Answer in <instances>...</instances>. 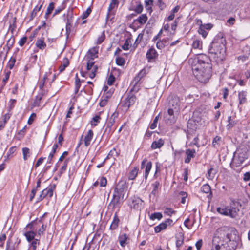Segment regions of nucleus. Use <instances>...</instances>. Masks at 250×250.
Listing matches in <instances>:
<instances>
[{"mask_svg": "<svg viewBox=\"0 0 250 250\" xmlns=\"http://www.w3.org/2000/svg\"><path fill=\"white\" fill-rule=\"evenodd\" d=\"M164 140L162 138H160L158 140H155L152 142L151 145V147L152 149L160 148L164 145Z\"/></svg>", "mask_w": 250, "mask_h": 250, "instance_id": "obj_25", "label": "nucleus"}, {"mask_svg": "<svg viewBox=\"0 0 250 250\" xmlns=\"http://www.w3.org/2000/svg\"><path fill=\"white\" fill-rule=\"evenodd\" d=\"M176 246L177 248H180L184 242V234L182 233H179L176 236Z\"/></svg>", "mask_w": 250, "mask_h": 250, "instance_id": "obj_31", "label": "nucleus"}, {"mask_svg": "<svg viewBox=\"0 0 250 250\" xmlns=\"http://www.w3.org/2000/svg\"><path fill=\"white\" fill-rule=\"evenodd\" d=\"M42 6V4H41L40 6L37 5L34 7V9L33 10L31 14V19H33L34 18L36 17L37 12L41 10Z\"/></svg>", "mask_w": 250, "mask_h": 250, "instance_id": "obj_47", "label": "nucleus"}, {"mask_svg": "<svg viewBox=\"0 0 250 250\" xmlns=\"http://www.w3.org/2000/svg\"><path fill=\"white\" fill-rule=\"evenodd\" d=\"M220 235L223 238L220 250H234L239 240L237 230L233 227H223L220 229Z\"/></svg>", "mask_w": 250, "mask_h": 250, "instance_id": "obj_2", "label": "nucleus"}, {"mask_svg": "<svg viewBox=\"0 0 250 250\" xmlns=\"http://www.w3.org/2000/svg\"><path fill=\"white\" fill-rule=\"evenodd\" d=\"M143 10V5L140 2L139 4H138L134 10L137 14H140Z\"/></svg>", "mask_w": 250, "mask_h": 250, "instance_id": "obj_59", "label": "nucleus"}, {"mask_svg": "<svg viewBox=\"0 0 250 250\" xmlns=\"http://www.w3.org/2000/svg\"><path fill=\"white\" fill-rule=\"evenodd\" d=\"M210 62H212L214 65H218L219 63L218 53H219V35H216L211 42L210 43L208 50Z\"/></svg>", "mask_w": 250, "mask_h": 250, "instance_id": "obj_5", "label": "nucleus"}, {"mask_svg": "<svg viewBox=\"0 0 250 250\" xmlns=\"http://www.w3.org/2000/svg\"><path fill=\"white\" fill-rule=\"evenodd\" d=\"M158 119L159 115H157L154 119L153 123L150 125V128L151 129H154L157 127Z\"/></svg>", "mask_w": 250, "mask_h": 250, "instance_id": "obj_61", "label": "nucleus"}, {"mask_svg": "<svg viewBox=\"0 0 250 250\" xmlns=\"http://www.w3.org/2000/svg\"><path fill=\"white\" fill-rule=\"evenodd\" d=\"M36 45L41 50H43L46 47V45L43 40H38L36 42Z\"/></svg>", "mask_w": 250, "mask_h": 250, "instance_id": "obj_36", "label": "nucleus"}, {"mask_svg": "<svg viewBox=\"0 0 250 250\" xmlns=\"http://www.w3.org/2000/svg\"><path fill=\"white\" fill-rule=\"evenodd\" d=\"M127 186L126 183L124 181H119L114 189L112 199L109 204V206L112 207L113 209L120 207V200L123 199L126 192Z\"/></svg>", "mask_w": 250, "mask_h": 250, "instance_id": "obj_4", "label": "nucleus"}, {"mask_svg": "<svg viewBox=\"0 0 250 250\" xmlns=\"http://www.w3.org/2000/svg\"><path fill=\"white\" fill-rule=\"evenodd\" d=\"M147 16L146 14H143L140 15L136 19L134 20L133 23H138L140 25H143L146 23L147 20Z\"/></svg>", "mask_w": 250, "mask_h": 250, "instance_id": "obj_23", "label": "nucleus"}, {"mask_svg": "<svg viewBox=\"0 0 250 250\" xmlns=\"http://www.w3.org/2000/svg\"><path fill=\"white\" fill-rule=\"evenodd\" d=\"M118 2L117 0H112L108 8V12L106 15V20L109 19H112L114 18L115 12L112 10L113 9L118 6Z\"/></svg>", "mask_w": 250, "mask_h": 250, "instance_id": "obj_13", "label": "nucleus"}, {"mask_svg": "<svg viewBox=\"0 0 250 250\" xmlns=\"http://www.w3.org/2000/svg\"><path fill=\"white\" fill-rule=\"evenodd\" d=\"M66 6V3L63 1L62 5L60 7H57L55 9L54 13V16L60 13L62 11L63 9H64L65 8Z\"/></svg>", "mask_w": 250, "mask_h": 250, "instance_id": "obj_42", "label": "nucleus"}, {"mask_svg": "<svg viewBox=\"0 0 250 250\" xmlns=\"http://www.w3.org/2000/svg\"><path fill=\"white\" fill-rule=\"evenodd\" d=\"M105 38V36L104 32L103 31L102 32L101 35L98 38V39L97 40L96 43L97 44H101L104 40Z\"/></svg>", "mask_w": 250, "mask_h": 250, "instance_id": "obj_58", "label": "nucleus"}, {"mask_svg": "<svg viewBox=\"0 0 250 250\" xmlns=\"http://www.w3.org/2000/svg\"><path fill=\"white\" fill-rule=\"evenodd\" d=\"M12 113H10V112H8V113L5 114L3 117H2V120L3 122L7 123V122L8 121V120L10 119Z\"/></svg>", "mask_w": 250, "mask_h": 250, "instance_id": "obj_63", "label": "nucleus"}, {"mask_svg": "<svg viewBox=\"0 0 250 250\" xmlns=\"http://www.w3.org/2000/svg\"><path fill=\"white\" fill-rule=\"evenodd\" d=\"M93 135L94 134L92 130H89L84 138V145L85 146L87 147L90 145Z\"/></svg>", "mask_w": 250, "mask_h": 250, "instance_id": "obj_20", "label": "nucleus"}, {"mask_svg": "<svg viewBox=\"0 0 250 250\" xmlns=\"http://www.w3.org/2000/svg\"><path fill=\"white\" fill-rule=\"evenodd\" d=\"M100 117L98 115H96L92 118V121L91 122V125L92 126H96L97 125V123L100 122Z\"/></svg>", "mask_w": 250, "mask_h": 250, "instance_id": "obj_53", "label": "nucleus"}, {"mask_svg": "<svg viewBox=\"0 0 250 250\" xmlns=\"http://www.w3.org/2000/svg\"><path fill=\"white\" fill-rule=\"evenodd\" d=\"M192 71L194 76L201 83H206L211 77V65L209 58L206 54L198 55L193 61Z\"/></svg>", "mask_w": 250, "mask_h": 250, "instance_id": "obj_1", "label": "nucleus"}, {"mask_svg": "<svg viewBox=\"0 0 250 250\" xmlns=\"http://www.w3.org/2000/svg\"><path fill=\"white\" fill-rule=\"evenodd\" d=\"M120 220L118 218L117 213L116 212L114 214L113 220L110 226V229L111 230H114L118 229L119 226Z\"/></svg>", "mask_w": 250, "mask_h": 250, "instance_id": "obj_21", "label": "nucleus"}, {"mask_svg": "<svg viewBox=\"0 0 250 250\" xmlns=\"http://www.w3.org/2000/svg\"><path fill=\"white\" fill-rule=\"evenodd\" d=\"M54 8V3L51 2L49 3L45 13V17L50 14Z\"/></svg>", "mask_w": 250, "mask_h": 250, "instance_id": "obj_50", "label": "nucleus"}, {"mask_svg": "<svg viewBox=\"0 0 250 250\" xmlns=\"http://www.w3.org/2000/svg\"><path fill=\"white\" fill-rule=\"evenodd\" d=\"M196 153L195 149H188L186 150V154L187 157L190 159L193 158L195 157V154Z\"/></svg>", "mask_w": 250, "mask_h": 250, "instance_id": "obj_45", "label": "nucleus"}, {"mask_svg": "<svg viewBox=\"0 0 250 250\" xmlns=\"http://www.w3.org/2000/svg\"><path fill=\"white\" fill-rule=\"evenodd\" d=\"M24 236L26 237L28 242H31L34 240L36 235V233L32 230L26 231L23 233Z\"/></svg>", "mask_w": 250, "mask_h": 250, "instance_id": "obj_28", "label": "nucleus"}, {"mask_svg": "<svg viewBox=\"0 0 250 250\" xmlns=\"http://www.w3.org/2000/svg\"><path fill=\"white\" fill-rule=\"evenodd\" d=\"M108 88L109 87L107 85H104L103 88V91H104L103 97L107 99L110 98L114 92L113 88H111L109 90H108Z\"/></svg>", "mask_w": 250, "mask_h": 250, "instance_id": "obj_24", "label": "nucleus"}, {"mask_svg": "<svg viewBox=\"0 0 250 250\" xmlns=\"http://www.w3.org/2000/svg\"><path fill=\"white\" fill-rule=\"evenodd\" d=\"M201 191L205 193H209L211 191V188L209 185L204 184L201 188Z\"/></svg>", "mask_w": 250, "mask_h": 250, "instance_id": "obj_48", "label": "nucleus"}, {"mask_svg": "<svg viewBox=\"0 0 250 250\" xmlns=\"http://www.w3.org/2000/svg\"><path fill=\"white\" fill-rule=\"evenodd\" d=\"M211 224L214 226L213 229L215 230L213 237L210 242L208 243V246L210 250H219V230L217 219L216 218H211Z\"/></svg>", "mask_w": 250, "mask_h": 250, "instance_id": "obj_6", "label": "nucleus"}, {"mask_svg": "<svg viewBox=\"0 0 250 250\" xmlns=\"http://www.w3.org/2000/svg\"><path fill=\"white\" fill-rule=\"evenodd\" d=\"M69 64V60L67 58H64L63 59V64L61 65L59 67L60 72H62L64 70L66 67H67Z\"/></svg>", "mask_w": 250, "mask_h": 250, "instance_id": "obj_34", "label": "nucleus"}, {"mask_svg": "<svg viewBox=\"0 0 250 250\" xmlns=\"http://www.w3.org/2000/svg\"><path fill=\"white\" fill-rule=\"evenodd\" d=\"M94 62L93 60L89 59L86 65L87 72H81V75L83 77H85L88 75L90 78L93 79L95 77L96 73L98 70V66L94 65Z\"/></svg>", "mask_w": 250, "mask_h": 250, "instance_id": "obj_9", "label": "nucleus"}, {"mask_svg": "<svg viewBox=\"0 0 250 250\" xmlns=\"http://www.w3.org/2000/svg\"><path fill=\"white\" fill-rule=\"evenodd\" d=\"M138 169L136 167H134L130 171H129L128 175V178L129 180H134L138 174Z\"/></svg>", "mask_w": 250, "mask_h": 250, "instance_id": "obj_32", "label": "nucleus"}, {"mask_svg": "<svg viewBox=\"0 0 250 250\" xmlns=\"http://www.w3.org/2000/svg\"><path fill=\"white\" fill-rule=\"evenodd\" d=\"M30 243V247L33 250H36L38 245H40V240L38 239H34Z\"/></svg>", "mask_w": 250, "mask_h": 250, "instance_id": "obj_43", "label": "nucleus"}, {"mask_svg": "<svg viewBox=\"0 0 250 250\" xmlns=\"http://www.w3.org/2000/svg\"><path fill=\"white\" fill-rule=\"evenodd\" d=\"M174 224L173 221L170 218H167L165 221L161 223L158 225L154 227V231L156 233L160 232L161 231L165 230L167 226H173Z\"/></svg>", "mask_w": 250, "mask_h": 250, "instance_id": "obj_11", "label": "nucleus"}, {"mask_svg": "<svg viewBox=\"0 0 250 250\" xmlns=\"http://www.w3.org/2000/svg\"><path fill=\"white\" fill-rule=\"evenodd\" d=\"M118 113L114 112L112 114L111 117L109 118L108 121L107 123L106 128L105 131L109 129L108 133L111 132L112 133L116 130V127H113L114 124L115 122V119L118 117Z\"/></svg>", "mask_w": 250, "mask_h": 250, "instance_id": "obj_12", "label": "nucleus"}, {"mask_svg": "<svg viewBox=\"0 0 250 250\" xmlns=\"http://www.w3.org/2000/svg\"><path fill=\"white\" fill-rule=\"evenodd\" d=\"M119 155V153L117 152L116 148H114L113 149L111 150L110 152L108 153L107 156L105 158V160H107L109 159L112 156H118Z\"/></svg>", "mask_w": 250, "mask_h": 250, "instance_id": "obj_44", "label": "nucleus"}, {"mask_svg": "<svg viewBox=\"0 0 250 250\" xmlns=\"http://www.w3.org/2000/svg\"><path fill=\"white\" fill-rule=\"evenodd\" d=\"M4 77L3 78L2 81L0 84V93H1L2 92V91L3 89L4 86H5L7 81L9 79V77L11 74V71H6V70H5L4 72Z\"/></svg>", "mask_w": 250, "mask_h": 250, "instance_id": "obj_19", "label": "nucleus"}, {"mask_svg": "<svg viewBox=\"0 0 250 250\" xmlns=\"http://www.w3.org/2000/svg\"><path fill=\"white\" fill-rule=\"evenodd\" d=\"M247 92L245 91H242L238 93V99L239 104H242L247 101Z\"/></svg>", "mask_w": 250, "mask_h": 250, "instance_id": "obj_30", "label": "nucleus"}, {"mask_svg": "<svg viewBox=\"0 0 250 250\" xmlns=\"http://www.w3.org/2000/svg\"><path fill=\"white\" fill-rule=\"evenodd\" d=\"M158 56L157 51L153 47L150 48L146 53V58L148 62L154 60Z\"/></svg>", "mask_w": 250, "mask_h": 250, "instance_id": "obj_17", "label": "nucleus"}, {"mask_svg": "<svg viewBox=\"0 0 250 250\" xmlns=\"http://www.w3.org/2000/svg\"><path fill=\"white\" fill-rule=\"evenodd\" d=\"M196 24L198 26H200L202 28H203L204 29H206L207 30H209L211 29L213 25L211 23H207V24H202V20L200 19H196L195 20Z\"/></svg>", "mask_w": 250, "mask_h": 250, "instance_id": "obj_27", "label": "nucleus"}, {"mask_svg": "<svg viewBox=\"0 0 250 250\" xmlns=\"http://www.w3.org/2000/svg\"><path fill=\"white\" fill-rule=\"evenodd\" d=\"M45 94V91L44 90H42V91L39 92L38 95L36 96L35 99L34 101L33 105L35 107H39L40 105L41 100L43 97V96Z\"/></svg>", "mask_w": 250, "mask_h": 250, "instance_id": "obj_22", "label": "nucleus"}, {"mask_svg": "<svg viewBox=\"0 0 250 250\" xmlns=\"http://www.w3.org/2000/svg\"><path fill=\"white\" fill-rule=\"evenodd\" d=\"M176 211L173 210L171 208H166L164 210V214L169 216H171L173 214H175Z\"/></svg>", "mask_w": 250, "mask_h": 250, "instance_id": "obj_52", "label": "nucleus"}, {"mask_svg": "<svg viewBox=\"0 0 250 250\" xmlns=\"http://www.w3.org/2000/svg\"><path fill=\"white\" fill-rule=\"evenodd\" d=\"M166 42H167L166 41L159 40L156 43L157 48L159 49H162L164 48L165 46V44Z\"/></svg>", "mask_w": 250, "mask_h": 250, "instance_id": "obj_54", "label": "nucleus"}, {"mask_svg": "<svg viewBox=\"0 0 250 250\" xmlns=\"http://www.w3.org/2000/svg\"><path fill=\"white\" fill-rule=\"evenodd\" d=\"M151 187L152 190L150 193V196L152 195L154 197L156 196L158 189H160L161 188V185L160 184V179L157 180L151 184Z\"/></svg>", "mask_w": 250, "mask_h": 250, "instance_id": "obj_18", "label": "nucleus"}, {"mask_svg": "<svg viewBox=\"0 0 250 250\" xmlns=\"http://www.w3.org/2000/svg\"><path fill=\"white\" fill-rule=\"evenodd\" d=\"M58 148V144H57V143L54 144L52 146V150L50 152L48 157L53 159L54 154L57 152Z\"/></svg>", "mask_w": 250, "mask_h": 250, "instance_id": "obj_46", "label": "nucleus"}, {"mask_svg": "<svg viewBox=\"0 0 250 250\" xmlns=\"http://www.w3.org/2000/svg\"><path fill=\"white\" fill-rule=\"evenodd\" d=\"M221 172L223 173L222 176L223 177V180L225 181L228 180V178L229 177V171L227 170L226 169H224L223 171H221Z\"/></svg>", "mask_w": 250, "mask_h": 250, "instance_id": "obj_60", "label": "nucleus"}, {"mask_svg": "<svg viewBox=\"0 0 250 250\" xmlns=\"http://www.w3.org/2000/svg\"><path fill=\"white\" fill-rule=\"evenodd\" d=\"M192 46L194 49H201L202 47V42L199 40H195L193 42Z\"/></svg>", "mask_w": 250, "mask_h": 250, "instance_id": "obj_40", "label": "nucleus"}, {"mask_svg": "<svg viewBox=\"0 0 250 250\" xmlns=\"http://www.w3.org/2000/svg\"><path fill=\"white\" fill-rule=\"evenodd\" d=\"M9 105L8 107V112H11L12 110L14 108L16 103V100L15 99H10L9 102Z\"/></svg>", "mask_w": 250, "mask_h": 250, "instance_id": "obj_49", "label": "nucleus"}, {"mask_svg": "<svg viewBox=\"0 0 250 250\" xmlns=\"http://www.w3.org/2000/svg\"><path fill=\"white\" fill-rule=\"evenodd\" d=\"M198 27L199 29L198 30V32L199 34L201 35L204 38H205L207 37V35L208 33V31H207V30L203 29L200 26Z\"/></svg>", "mask_w": 250, "mask_h": 250, "instance_id": "obj_56", "label": "nucleus"}, {"mask_svg": "<svg viewBox=\"0 0 250 250\" xmlns=\"http://www.w3.org/2000/svg\"><path fill=\"white\" fill-rule=\"evenodd\" d=\"M92 10L90 7H88L87 8V9L83 12L81 16V18L83 19H86L87 17H88V16L90 15V14L91 13Z\"/></svg>", "mask_w": 250, "mask_h": 250, "instance_id": "obj_57", "label": "nucleus"}, {"mask_svg": "<svg viewBox=\"0 0 250 250\" xmlns=\"http://www.w3.org/2000/svg\"><path fill=\"white\" fill-rule=\"evenodd\" d=\"M22 153L23 155V159L26 161L28 157L29 156L30 150L27 147H24L22 148Z\"/></svg>", "mask_w": 250, "mask_h": 250, "instance_id": "obj_51", "label": "nucleus"}, {"mask_svg": "<svg viewBox=\"0 0 250 250\" xmlns=\"http://www.w3.org/2000/svg\"><path fill=\"white\" fill-rule=\"evenodd\" d=\"M119 243L121 247H125L127 244V241L129 240V238L126 234H121L118 237Z\"/></svg>", "mask_w": 250, "mask_h": 250, "instance_id": "obj_26", "label": "nucleus"}, {"mask_svg": "<svg viewBox=\"0 0 250 250\" xmlns=\"http://www.w3.org/2000/svg\"><path fill=\"white\" fill-rule=\"evenodd\" d=\"M144 201L138 197H134L130 203V207L134 209H141L143 207Z\"/></svg>", "mask_w": 250, "mask_h": 250, "instance_id": "obj_14", "label": "nucleus"}, {"mask_svg": "<svg viewBox=\"0 0 250 250\" xmlns=\"http://www.w3.org/2000/svg\"><path fill=\"white\" fill-rule=\"evenodd\" d=\"M147 73V70L146 69H142L134 78L130 83V86L131 87V92L137 93L139 90L140 89V81Z\"/></svg>", "mask_w": 250, "mask_h": 250, "instance_id": "obj_7", "label": "nucleus"}, {"mask_svg": "<svg viewBox=\"0 0 250 250\" xmlns=\"http://www.w3.org/2000/svg\"><path fill=\"white\" fill-rule=\"evenodd\" d=\"M132 92H131L130 90L127 97L121 103L122 106L125 110H128V108L132 105H134L136 102L137 99L136 97L132 94Z\"/></svg>", "mask_w": 250, "mask_h": 250, "instance_id": "obj_10", "label": "nucleus"}, {"mask_svg": "<svg viewBox=\"0 0 250 250\" xmlns=\"http://www.w3.org/2000/svg\"><path fill=\"white\" fill-rule=\"evenodd\" d=\"M246 159H247V154L246 152L237 150L234 154L230 165L233 169H235L236 167H240Z\"/></svg>", "mask_w": 250, "mask_h": 250, "instance_id": "obj_8", "label": "nucleus"}, {"mask_svg": "<svg viewBox=\"0 0 250 250\" xmlns=\"http://www.w3.org/2000/svg\"><path fill=\"white\" fill-rule=\"evenodd\" d=\"M216 170L214 169L213 168H210V169L208 170V174L207 175V177L209 179H212L214 178L215 175L216 174Z\"/></svg>", "mask_w": 250, "mask_h": 250, "instance_id": "obj_37", "label": "nucleus"}, {"mask_svg": "<svg viewBox=\"0 0 250 250\" xmlns=\"http://www.w3.org/2000/svg\"><path fill=\"white\" fill-rule=\"evenodd\" d=\"M81 86V80L79 78L78 75L76 74L75 78V93L77 94Z\"/></svg>", "mask_w": 250, "mask_h": 250, "instance_id": "obj_39", "label": "nucleus"}, {"mask_svg": "<svg viewBox=\"0 0 250 250\" xmlns=\"http://www.w3.org/2000/svg\"><path fill=\"white\" fill-rule=\"evenodd\" d=\"M15 42V38L13 35H12L11 38L7 41V45L8 48L11 47L14 44Z\"/></svg>", "mask_w": 250, "mask_h": 250, "instance_id": "obj_62", "label": "nucleus"}, {"mask_svg": "<svg viewBox=\"0 0 250 250\" xmlns=\"http://www.w3.org/2000/svg\"><path fill=\"white\" fill-rule=\"evenodd\" d=\"M115 78L113 75H110L107 80V84L109 85H112L113 84L114 82H115Z\"/></svg>", "mask_w": 250, "mask_h": 250, "instance_id": "obj_64", "label": "nucleus"}, {"mask_svg": "<svg viewBox=\"0 0 250 250\" xmlns=\"http://www.w3.org/2000/svg\"><path fill=\"white\" fill-rule=\"evenodd\" d=\"M16 59L15 57H11L7 65V67L9 68L10 70H11L13 68L16 62Z\"/></svg>", "mask_w": 250, "mask_h": 250, "instance_id": "obj_41", "label": "nucleus"}, {"mask_svg": "<svg viewBox=\"0 0 250 250\" xmlns=\"http://www.w3.org/2000/svg\"><path fill=\"white\" fill-rule=\"evenodd\" d=\"M163 218V215L161 212H154L152 213L149 217L151 220H154L156 219L160 220Z\"/></svg>", "mask_w": 250, "mask_h": 250, "instance_id": "obj_35", "label": "nucleus"}, {"mask_svg": "<svg viewBox=\"0 0 250 250\" xmlns=\"http://www.w3.org/2000/svg\"><path fill=\"white\" fill-rule=\"evenodd\" d=\"M152 164L151 161H148L147 162L146 167H145V173L144 175V178L145 180H146L148 175L149 174V172L152 168Z\"/></svg>", "mask_w": 250, "mask_h": 250, "instance_id": "obj_33", "label": "nucleus"}, {"mask_svg": "<svg viewBox=\"0 0 250 250\" xmlns=\"http://www.w3.org/2000/svg\"><path fill=\"white\" fill-rule=\"evenodd\" d=\"M88 53L89 59L93 60L95 58L98 57V49L94 47L88 50Z\"/></svg>", "mask_w": 250, "mask_h": 250, "instance_id": "obj_29", "label": "nucleus"}, {"mask_svg": "<svg viewBox=\"0 0 250 250\" xmlns=\"http://www.w3.org/2000/svg\"><path fill=\"white\" fill-rule=\"evenodd\" d=\"M220 42H221V44H220V54H222V57H220V59L221 61H224L226 60V41L223 36L220 38Z\"/></svg>", "mask_w": 250, "mask_h": 250, "instance_id": "obj_16", "label": "nucleus"}, {"mask_svg": "<svg viewBox=\"0 0 250 250\" xmlns=\"http://www.w3.org/2000/svg\"><path fill=\"white\" fill-rule=\"evenodd\" d=\"M116 63L119 66H123L125 63V60L123 57H118L116 59Z\"/></svg>", "mask_w": 250, "mask_h": 250, "instance_id": "obj_55", "label": "nucleus"}, {"mask_svg": "<svg viewBox=\"0 0 250 250\" xmlns=\"http://www.w3.org/2000/svg\"><path fill=\"white\" fill-rule=\"evenodd\" d=\"M241 204L240 202L233 199H230L228 205L222 204L220 207V214L229 218L237 220L240 215Z\"/></svg>", "mask_w": 250, "mask_h": 250, "instance_id": "obj_3", "label": "nucleus"}, {"mask_svg": "<svg viewBox=\"0 0 250 250\" xmlns=\"http://www.w3.org/2000/svg\"><path fill=\"white\" fill-rule=\"evenodd\" d=\"M56 188L55 184L51 185L50 186L43 189L42 192L41 194L42 196H44L45 198H51L53 196V192Z\"/></svg>", "mask_w": 250, "mask_h": 250, "instance_id": "obj_15", "label": "nucleus"}, {"mask_svg": "<svg viewBox=\"0 0 250 250\" xmlns=\"http://www.w3.org/2000/svg\"><path fill=\"white\" fill-rule=\"evenodd\" d=\"M70 158H67L65 160L63 166L61 167L60 170V175H62V174L64 173L66 170Z\"/></svg>", "mask_w": 250, "mask_h": 250, "instance_id": "obj_38", "label": "nucleus"}]
</instances>
